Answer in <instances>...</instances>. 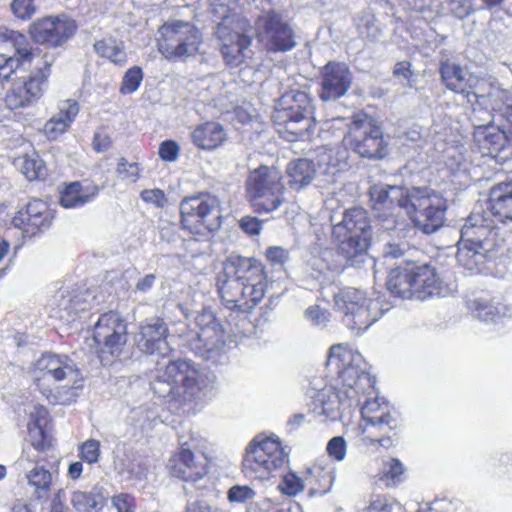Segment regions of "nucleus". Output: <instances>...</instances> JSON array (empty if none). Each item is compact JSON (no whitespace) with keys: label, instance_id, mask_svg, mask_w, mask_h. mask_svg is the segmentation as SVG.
<instances>
[{"label":"nucleus","instance_id":"nucleus-1","mask_svg":"<svg viewBox=\"0 0 512 512\" xmlns=\"http://www.w3.org/2000/svg\"><path fill=\"white\" fill-rule=\"evenodd\" d=\"M214 281L221 305L240 314L251 313L264 300L271 282L261 259L239 253L221 261Z\"/></svg>","mask_w":512,"mask_h":512},{"label":"nucleus","instance_id":"nucleus-2","mask_svg":"<svg viewBox=\"0 0 512 512\" xmlns=\"http://www.w3.org/2000/svg\"><path fill=\"white\" fill-rule=\"evenodd\" d=\"M35 389L51 405L76 402L84 388V376L66 354L44 352L31 367Z\"/></svg>","mask_w":512,"mask_h":512},{"label":"nucleus","instance_id":"nucleus-3","mask_svg":"<svg viewBox=\"0 0 512 512\" xmlns=\"http://www.w3.org/2000/svg\"><path fill=\"white\" fill-rule=\"evenodd\" d=\"M180 230L195 241L214 237L223 224L219 197L208 191H199L183 197L179 202Z\"/></svg>","mask_w":512,"mask_h":512},{"label":"nucleus","instance_id":"nucleus-4","mask_svg":"<svg viewBox=\"0 0 512 512\" xmlns=\"http://www.w3.org/2000/svg\"><path fill=\"white\" fill-rule=\"evenodd\" d=\"M314 104L309 92L290 89L278 99L272 114V122L279 136L288 142L310 139L316 122Z\"/></svg>","mask_w":512,"mask_h":512},{"label":"nucleus","instance_id":"nucleus-5","mask_svg":"<svg viewBox=\"0 0 512 512\" xmlns=\"http://www.w3.org/2000/svg\"><path fill=\"white\" fill-rule=\"evenodd\" d=\"M214 458L206 441L199 436L180 437L176 449L170 454L165 469L174 480L196 484L210 477Z\"/></svg>","mask_w":512,"mask_h":512},{"label":"nucleus","instance_id":"nucleus-6","mask_svg":"<svg viewBox=\"0 0 512 512\" xmlns=\"http://www.w3.org/2000/svg\"><path fill=\"white\" fill-rule=\"evenodd\" d=\"M361 355L348 345L335 344L329 349L326 367L337 375L340 389L358 404L374 392V381L362 367Z\"/></svg>","mask_w":512,"mask_h":512},{"label":"nucleus","instance_id":"nucleus-7","mask_svg":"<svg viewBox=\"0 0 512 512\" xmlns=\"http://www.w3.org/2000/svg\"><path fill=\"white\" fill-rule=\"evenodd\" d=\"M387 288L394 296L402 299L424 301L442 295L446 287L435 267L430 264L406 263L391 269Z\"/></svg>","mask_w":512,"mask_h":512},{"label":"nucleus","instance_id":"nucleus-8","mask_svg":"<svg viewBox=\"0 0 512 512\" xmlns=\"http://www.w3.org/2000/svg\"><path fill=\"white\" fill-rule=\"evenodd\" d=\"M371 222L367 211L362 207H351L344 211L340 223L334 227L337 240V253L348 266L363 261L371 246Z\"/></svg>","mask_w":512,"mask_h":512},{"label":"nucleus","instance_id":"nucleus-9","mask_svg":"<svg viewBox=\"0 0 512 512\" xmlns=\"http://www.w3.org/2000/svg\"><path fill=\"white\" fill-rule=\"evenodd\" d=\"M55 61V55L49 51L40 54L29 65V73L11 83L3 99L6 108L10 111L24 110L40 101L48 88Z\"/></svg>","mask_w":512,"mask_h":512},{"label":"nucleus","instance_id":"nucleus-10","mask_svg":"<svg viewBox=\"0 0 512 512\" xmlns=\"http://www.w3.org/2000/svg\"><path fill=\"white\" fill-rule=\"evenodd\" d=\"M398 205L406 211L414 227L426 234L434 233L444 225L447 200L433 189L412 187L398 198Z\"/></svg>","mask_w":512,"mask_h":512},{"label":"nucleus","instance_id":"nucleus-11","mask_svg":"<svg viewBox=\"0 0 512 512\" xmlns=\"http://www.w3.org/2000/svg\"><path fill=\"white\" fill-rule=\"evenodd\" d=\"M286 186L281 171L260 165L251 170L245 181V197L256 214H269L285 202Z\"/></svg>","mask_w":512,"mask_h":512},{"label":"nucleus","instance_id":"nucleus-12","mask_svg":"<svg viewBox=\"0 0 512 512\" xmlns=\"http://www.w3.org/2000/svg\"><path fill=\"white\" fill-rule=\"evenodd\" d=\"M342 143L361 158L381 160L388 155V142L380 123L365 112L352 116Z\"/></svg>","mask_w":512,"mask_h":512},{"label":"nucleus","instance_id":"nucleus-13","mask_svg":"<svg viewBox=\"0 0 512 512\" xmlns=\"http://www.w3.org/2000/svg\"><path fill=\"white\" fill-rule=\"evenodd\" d=\"M156 46L168 61H185L197 55L203 43V35L193 23L170 20L158 28Z\"/></svg>","mask_w":512,"mask_h":512},{"label":"nucleus","instance_id":"nucleus-14","mask_svg":"<svg viewBox=\"0 0 512 512\" xmlns=\"http://www.w3.org/2000/svg\"><path fill=\"white\" fill-rule=\"evenodd\" d=\"M475 149L482 157L504 164L512 159V106L500 114L499 123L478 125L472 133Z\"/></svg>","mask_w":512,"mask_h":512},{"label":"nucleus","instance_id":"nucleus-15","mask_svg":"<svg viewBox=\"0 0 512 512\" xmlns=\"http://www.w3.org/2000/svg\"><path fill=\"white\" fill-rule=\"evenodd\" d=\"M91 339L95 353L102 363L120 357L129 339L126 318L117 310L100 314L92 326Z\"/></svg>","mask_w":512,"mask_h":512},{"label":"nucleus","instance_id":"nucleus-16","mask_svg":"<svg viewBox=\"0 0 512 512\" xmlns=\"http://www.w3.org/2000/svg\"><path fill=\"white\" fill-rule=\"evenodd\" d=\"M252 26L245 17L225 18L218 24L216 35L220 53L226 66L237 68L252 57Z\"/></svg>","mask_w":512,"mask_h":512},{"label":"nucleus","instance_id":"nucleus-17","mask_svg":"<svg viewBox=\"0 0 512 512\" xmlns=\"http://www.w3.org/2000/svg\"><path fill=\"white\" fill-rule=\"evenodd\" d=\"M334 309L341 314L344 325L357 334L365 332L379 318L374 301L355 287H342L333 295Z\"/></svg>","mask_w":512,"mask_h":512},{"label":"nucleus","instance_id":"nucleus-18","mask_svg":"<svg viewBox=\"0 0 512 512\" xmlns=\"http://www.w3.org/2000/svg\"><path fill=\"white\" fill-rule=\"evenodd\" d=\"M257 44L267 53H285L297 46V36L292 24L275 9L264 10L254 21Z\"/></svg>","mask_w":512,"mask_h":512},{"label":"nucleus","instance_id":"nucleus-19","mask_svg":"<svg viewBox=\"0 0 512 512\" xmlns=\"http://www.w3.org/2000/svg\"><path fill=\"white\" fill-rule=\"evenodd\" d=\"M287 463L288 454L279 439L255 437L246 449L242 465L250 477L266 480Z\"/></svg>","mask_w":512,"mask_h":512},{"label":"nucleus","instance_id":"nucleus-20","mask_svg":"<svg viewBox=\"0 0 512 512\" xmlns=\"http://www.w3.org/2000/svg\"><path fill=\"white\" fill-rule=\"evenodd\" d=\"M44 52L34 49L23 33L0 27V83L9 82L19 68L32 65Z\"/></svg>","mask_w":512,"mask_h":512},{"label":"nucleus","instance_id":"nucleus-21","mask_svg":"<svg viewBox=\"0 0 512 512\" xmlns=\"http://www.w3.org/2000/svg\"><path fill=\"white\" fill-rule=\"evenodd\" d=\"M199 376L191 361L177 359L169 361L157 378L170 385L167 393L169 402L185 405L193 401L201 390Z\"/></svg>","mask_w":512,"mask_h":512},{"label":"nucleus","instance_id":"nucleus-22","mask_svg":"<svg viewBox=\"0 0 512 512\" xmlns=\"http://www.w3.org/2000/svg\"><path fill=\"white\" fill-rule=\"evenodd\" d=\"M78 30L77 22L67 14L48 15L33 21L28 34L33 42L50 48L67 44Z\"/></svg>","mask_w":512,"mask_h":512},{"label":"nucleus","instance_id":"nucleus-23","mask_svg":"<svg viewBox=\"0 0 512 512\" xmlns=\"http://www.w3.org/2000/svg\"><path fill=\"white\" fill-rule=\"evenodd\" d=\"M438 72L443 86L461 95L467 102L478 103L484 96L481 93V87L486 82L485 78L469 71L466 66L446 59L440 61Z\"/></svg>","mask_w":512,"mask_h":512},{"label":"nucleus","instance_id":"nucleus-24","mask_svg":"<svg viewBox=\"0 0 512 512\" xmlns=\"http://www.w3.org/2000/svg\"><path fill=\"white\" fill-rule=\"evenodd\" d=\"M55 219V210L48 202L39 199H31L21 207L12 218L15 228L22 231L27 237H36L48 230Z\"/></svg>","mask_w":512,"mask_h":512},{"label":"nucleus","instance_id":"nucleus-25","mask_svg":"<svg viewBox=\"0 0 512 512\" xmlns=\"http://www.w3.org/2000/svg\"><path fill=\"white\" fill-rule=\"evenodd\" d=\"M353 75L344 62L328 61L320 70L318 96L322 101L337 100L351 88Z\"/></svg>","mask_w":512,"mask_h":512},{"label":"nucleus","instance_id":"nucleus-26","mask_svg":"<svg viewBox=\"0 0 512 512\" xmlns=\"http://www.w3.org/2000/svg\"><path fill=\"white\" fill-rule=\"evenodd\" d=\"M50 460L39 459L35 466L26 473L28 485L33 489V496L37 500L48 498L54 478L59 475L60 458L50 455Z\"/></svg>","mask_w":512,"mask_h":512},{"label":"nucleus","instance_id":"nucleus-27","mask_svg":"<svg viewBox=\"0 0 512 512\" xmlns=\"http://www.w3.org/2000/svg\"><path fill=\"white\" fill-rule=\"evenodd\" d=\"M401 423L393 410L387 416L375 420L372 423L362 425V436L365 443L389 448L393 438L398 435Z\"/></svg>","mask_w":512,"mask_h":512},{"label":"nucleus","instance_id":"nucleus-28","mask_svg":"<svg viewBox=\"0 0 512 512\" xmlns=\"http://www.w3.org/2000/svg\"><path fill=\"white\" fill-rule=\"evenodd\" d=\"M486 203L487 210L498 222L512 223V179L491 186Z\"/></svg>","mask_w":512,"mask_h":512},{"label":"nucleus","instance_id":"nucleus-29","mask_svg":"<svg viewBox=\"0 0 512 512\" xmlns=\"http://www.w3.org/2000/svg\"><path fill=\"white\" fill-rule=\"evenodd\" d=\"M495 236L496 233L488 226L465 223L461 229L458 257L461 258L464 249L474 254L480 253L481 250L485 252L492 250Z\"/></svg>","mask_w":512,"mask_h":512},{"label":"nucleus","instance_id":"nucleus-30","mask_svg":"<svg viewBox=\"0 0 512 512\" xmlns=\"http://www.w3.org/2000/svg\"><path fill=\"white\" fill-rule=\"evenodd\" d=\"M168 327L163 319L154 318L140 326L138 348L146 354L163 353L167 346Z\"/></svg>","mask_w":512,"mask_h":512},{"label":"nucleus","instance_id":"nucleus-31","mask_svg":"<svg viewBox=\"0 0 512 512\" xmlns=\"http://www.w3.org/2000/svg\"><path fill=\"white\" fill-rule=\"evenodd\" d=\"M32 425L29 426L31 446L38 453H45L53 450L56 446V439L53 433L47 429L49 411L46 407L38 405L31 414Z\"/></svg>","mask_w":512,"mask_h":512},{"label":"nucleus","instance_id":"nucleus-32","mask_svg":"<svg viewBox=\"0 0 512 512\" xmlns=\"http://www.w3.org/2000/svg\"><path fill=\"white\" fill-rule=\"evenodd\" d=\"M227 132L218 122L206 121L198 124L191 132V141L203 151H214L225 144Z\"/></svg>","mask_w":512,"mask_h":512},{"label":"nucleus","instance_id":"nucleus-33","mask_svg":"<svg viewBox=\"0 0 512 512\" xmlns=\"http://www.w3.org/2000/svg\"><path fill=\"white\" fill-rule=\"evenodd\" d=\"M99 194L95 184H85L81 181L65 183L59 191V204L66 209L82 207L92 202Z\"/></svg>","mask_w":512,"mask_h":512},{"label":"nucleus","instance_id":"nucleus-34","mask_svg":"<svg viewBox=\"0 0 512 512\" xmlns=\"http://www.w3.org/2000/svg\"><path fill=\"white\" fill-rule=\"evenodd\" d=\"M394 190V186L383 184H373L369 187L368 203L376 218L385 221L396 216L398 201L395 202L390 196V192Z\"/></svg>","mask_w":512,"mask_h":512},{"label":"nucleus","instance_id":"nucleus-35","mask_svg":"<svg viewBox=\"0 0 512 512\" xmlns=\"http://www.w3.org/2000/svg\"><path fill=\"white\" fill-rule=\"evenodd\" d=\"M79 105L77 101L68 99L59 106V112L53 115L44 125L43 132L49 140H56L65 133L77 114Z\"/></svg>","mask_w":512,"mask_h":512},{"label":"nucleus","instance_id":"nucleus-36","mask_svg":"<svg viewBox=\"0 0 512 512\" xmlns=\"http://www.w3.org/2000/svg\"><path fill=\"white\" fill-rule=\"evenodd\" d=\"M334 480V468L329 463L314 462L304 474V481L311 495L326 494L331 490Z\"/></svg>","mask_w":512,"mask_h":512},{"label":"nucleus","instance_id":"nucleus-37","mask_svg":"<svg viewBox=\"0 0 512 512\" xmlns=\"http://www.w3.org/2000/svg\"><path fill=\"white\" fill-rule=\"evenodd\" d=\"M285 171L290 189L297 192L309 186L317 173L315 163L306 158L290 161Z\"/></svg>","mask_w":512,"mask_h":512},{"label":"nucleus","instance_id":"nucleus-38","mask_svg":"<svg viewBox=\"0 0 512 512\" xmlns=\"http://www.w3.org/2000/svg\"><path fill=\"white\" fill-rule=\"evenodd\" d=\"M196 323L200 327L198 337L209 349L218 347L223 343V329L215 316L211 312H202L196 318Z\"/></svg>","mask_w":512,"mask_h":512},{"label":"nucleus","instance_id":"nucleus-39","mask_svg":"<svg viewBox=\"0 0 512 512\" xmlns=\"http://www.w3.org/2000/svg\"><path fill=\"white\" fill-rule=\"evenodd\" d=\"M14 164L30 182L45 181L48 178V168L37 153L19 156L14 160Z\"/></svg>","mask_w":512,"mask_h":512},{"label":"nucleus","instance_id":"nucleus-40","mask_svg":"<svg viewBox=\"0 0 512 512\" xmlns=\"http://www.w3.org/2000/svg\"><path fill=\"white\" fill-rule=\"evenodd\" d=\"M95 52L103 58L118 66H123L127 62V54L122 42L113 38L101 39L94 43Z\"/></svg>","mask_w":512,"mask_h":512},{"label":"nucleus","instance_id":"nucleus-41","mask_svg":"<svg viewBox=\"0 0 512 512\" xmlns=\"http://www.w3.org/2000/svg\"><path fill=\"white\" fill-rule=\"evenodd\" d=\"M393 410L387 402L375 397L373 399H366L361 406L360 412L364 424H367L387 416Z\"/></svg>","mask_w":512,"mask_h":512},{"label":"nucleus","instance_id":"nucleus-42","mask_svg":"<svg viewBox=\"0 0 512 512\" xmlns=\"http://www.w3.org/2000/svg\"><path fill=\"white\" fill-rule=\"evenodd\" d=\"M405 468L401 461L397 458H390L384 462L383 469L378 475L379 481L383 482L386 487H394L402 482Z\"/></svg>","mask_w":512,"mask_h":512},{"label":"nucleus","instance_id":"nucleus-43","mask_svg":"<svg viewBox=\"0 0 512 512\" xmlns=\"http://www.w3.org/2000/svg\"><path fill=\"white\" fill-rule=\"evenodd\" d=\"M305 487L304 478L302 479L292 471L285 473L278 484L279 492L288 497H295L303 492Z\"/></svg>","mask_w":512,"mask_h":512},{"label":"nucleus","instance_id":"nucleus-44","mask_svg":"<svg viewBox=\"0 0 512 512\" xmlns=\"http://www.w3.org/2000/svg\"><path fill=\"white\" fill-rule=\"evenodd\" d=\"M141 167L138 162H129L125 157L118 159L116 174L122 181L136 183L141 177Z\"/></svg>","mask_w":512,"mask_h":512},{"label":"nucleus","instance_id":"nucleus-45","mask_svg":"<svg viewBox=\"0 0 512 512\" xmlns=\"http://www.w3.org/2000/svg\"><path fill=\"white\" fill-rule=\"evenodd\" d=\"M142 80L143 72L141 67L133 66L129 68L122 78L119 88L120 93L125 95L135 92L139 88Z\"/></svg>","mask_w":512,"mask_h":512},{"label":"nucleus","instance_id":"nucleus-46","mask_svg":"<svg viewBox=\"0 0 512 512\" xmlns=\"http://www.w3.org/2000/svg\"><path fill=\"white\" fill-rule=\"evenodd\" d=\"M101 455L100 442L96 439H88L78 446L79 458L87 464H95Z\"/></svg>","mask_w":512,"mask_h":512},{"label":"nucleus","instance_id":"nucleus-47","mask_svg":"<svg viewBox=\"0 0 512 512\" xmlns=\"http://www.w3.org/2000/svg\"><path fill=\"white\" fill-rule=\"evenodd\" d=\"M71 504L77 511L91 512L96 509L98 502L92 492L74 491L71 496Z\"/></svg>","mask_w":512,"mask_h":512},{"label":"nucleus","instance_id":"nucleus-48","mask_svg":"<svg viewBox=\"0 0 512 512\" xmlns=\"http://www.w3.org/2000/svg\"><path fill=\"white\" fill-rule=\"evenodd\" d=\"M11 10L14 16L20 20H29L36 13L35 0H13Z\"/></svg>","mask_w":512,"mask_h":512},{"label":"nucleus","instance_id":"nucleus-49","mask_svg":"<svg viewBox=\"0 0 512 512\" xmlns=\"http://www.w3.org/2000/svg\"><path fill=\"white\" fill-rule=\"evenodd\" d=\"M254 490L247 485H234L227 492V499L230 503H244L253 499Z\"/></svg>","mask_w":512,"mask_h":512},{"label":"nucleus","instance_id":"nucleus-50","mask_svg":"<svg viewBox=\"0 0 512 512\" xmlns=\"http://www.w3.org/2000/svg\"><path fill=\"white\" fill-rule=\"evenodd\" d=\"M180 154V146L175 140H165L160 143L158 155L165 162H174Z\"/></svg>","mask_w":512,"mask_h":512},{"label":"nucleus","instance_id":"nucleus-51","mask_svg":"<svg viewBox=\"0 0 512 512\" xmlns=\"http://www.w3.org/2000/svg\"><path fill=\"white\" fill-rule=\"evenodd\" d=\"M396 500L385 495H376L367 507V512H393Z\"/></svg>","mask_w":512,"mask_h":512},{"label":"nucleus","instance_id":"nucleus-52","mask_svg":"<svg viewBox=\"0 0 512 512\" xmlns=\"http://www.w3.org/2000/svg\"><path fill=\"white\" fill-rule=\"evenodd\" d=\"M346 441L342 436L329 440L326 450L328 455L336 461H342L346 456Z\"/></svg>","mask_w":512,"mask_h":512},{"label":"nucleus","instance_id":"nucleus-53","mask_svg":"<svg viewBox=\"0 0 512 512\" xmlns=\"http://www.w3.org/2000/svg\"><path fill=\"white\" fill-rule=\"evenodd\" d=\"M112 504L117 512H134L136 509V499L129 493H119L113 496Z\"/></svg>","mask_w":512,"mask_h":512},{"label":"nucleus","instance_id":"nucleus-54","mask_svg":"<svg viewBox=\"0 0 512 512\" xmlns=\"http://www.w3.org/2000/svg\"><path fill=\"white\" fill-rule=\"evenodd\" d=\"M240 229L249 236H257L263 228V220L255 216L246 215L239 220Z\"/></svg>","mask_w":512,"mask_h":512},{"label":"nucleus","instance_id":"nucleus-55","mask_svg":"<svg viewBox=\"0 0 512 512\" xmlns=\"http://www.w3.org/2000/svg\"><path fill=\"white\" fill-rule=\"evenodd\" d=\"M329 392L330 391L328 390L321 389L315 393L314 404L315 406H317V403H319L320 410L317 411L319 415L331 416V414L333 413L334 409L332 406V402L329 399ZM316 410L317 407L314 408V411Z\"/></svg>","mask_w":512,"mask_h":512},{"label":"nucleus","instance_id":"nucleus-56","mask_svg":"<svg viewBox=\"0 0 512 512\" xmlns=\"http://www.w3.org/2000/svg\"><path fill=\"white\" fill-rule=\"evenodd\" d=\"M140 196L144 202L154 204L159 208L164 207L167 203L164 191L159 188L145 189L141 192Z\"/></svg>","mask_w":512,"mask_h":512},{"label":"nucleus","instance_id":"nucleus-57","mask_svg":"<svg viewBox=\"0 0 512 512\" xmlns=\"http://www.w3.org/2000/svg\"><path fill=\"white\" fill-rule=\"evenodd\" d=\"M265 256L272 265H283L288 258L286 250L276 246L268 247Z\"/></svg>","mask_w":512,"mask_h":512},{"label":"nucleus","instance_id":"nucleus-58","mask_svg":"<svg viewBox=\"0 0 512 512\" xmlns=\"http://www.w3.org/2000/svg\"><path fill=\"white\" fill-rule=\"evenodd\" d=\"M112 146L111 137L104 131H98L94 134L92 147L94 151L101 153L108 150Z\"/></svg>","mask_w":512,"mask_h":512},{"label":"nucleus","instance_id":"nucleus-59","mask_svg":"<svg viewBox=\"0 0 512 512\" xmlns=\"http://www.w3.org/2000/svg\"><path fill=\"white\" fill-rule=\"evenodd\" d=\"M306 316L315 324L325 323L329 320L330 313L328 310L318 305L311 306L306 310Z\"/></svg>","mask_w":512,"mask_h":512},{"label":"nucleus","instance_id":"nucleus-60","mask_svg":"<svg viewBox=\"0 0 512 512\" xmlns=\"http://www.w3.org/2000/svg\"><path fill=\"white\" fill-rule=\"evenodd\" d=\"M411 67L412 65L409 61H399L394 66L393 76L410 80L413 75Z\"/></svg>","mask_w":512,"mask_h":512},{"label":"nucleus","instance_id":"nucleus-61","mask_svg":"<svg viewBox=\"0 0 512 512\" xmlns=\"http://www.w3.org/2000/svg\"><path fill=\"white\" fill-rule=\"evenodd\" d=\"M469 309L478 317L491 313V306L486 301L473 300L469 303Z\"/></svg>","mask_w":512,"mask_h":512},{"label":"nucleus","instance_id":"nucleus-62","mask_svg":"<svg viewBox=\"0 0 512 512\" xmlns=\"http://www.w3.org/2000/svg\"><path fill=\"white\" fill-rule=\"evenodd\" d=\"M83 472V461H75L68 466L67 476L72 480H77Z\"/></svg>","mask_w":512,"mask_h":512},{"label":"nucleus","instance_id":"nucleus-63","mask_svg":"<svg viewBox=\"0 0 512 512\" xmlns=\"http://www.w3.org/2000/svg\"><path fill=\"white\" fill-rule=\"evenodd\" d=\"M305 422V415L302 413H296L292 415L287 421V427L289 431H295L301 427Z\"/></svg>","mask_w":512,"mask_h":512},{"label":"nucleus","instance_id":"nucleus-64","mask_svg":"<svg viewBox=\"0 0 512 512\" xmlns=\"http://www.w3.org/2000/svg\"><path fill=\"white\" fill-rule=\"evenodd\" d=\"M155 275L154 274H147L145 275L142 279H140L138 281V283L136 284V288L139 290V291H147L148 289H150L154 282H155Z\"/></svg>","mask_w":512,"mask_h":512}]
</instances>
